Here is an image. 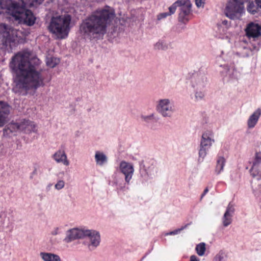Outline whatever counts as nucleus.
<instances>
[{
    "mask_svg": "<svg viewBox=\"0 0 261 261\" xmlns=\"http://www.w3.org/2000/svg\"><path fill=\"white\" fill-rule=\"evenodd\" d=\"M41 63L38 58H30L29 51L18 53L12 58L9 67L15 75V93L25 95L30 90L35 91L44 86Z\"/></svg>",
    "mask_w": 261,
    "mask_h": 261,
    "instance_id": "1",
    "label": "nucleus"
},
{
    "mask_svg": "<svg viewBox=\"0 0 261 261\" xmlns=\"http://www.w3.org/2000/svg\"><path fill=\"white\" fill-rule=\"evenodd\" d=\"M115 16L113 10L109 6L97 10L82 20L80 33L90 40L100 39L107 32L108 25Z\"/></svg>",
    "mask_w": 261,
    "mask_h": 261,
    "instance_id": "2",
    "label": "nucleus"
},
{
    "mask_svg": "<svg viewBox=\"0 0 261 261\" xmlns=\"http://www.w3.org/2000/svg\"><path fill=\"white\" fill-rule=\"evenodd\" d=\"M44 0H2L0 1V15L6 13L11 15L19 23L28 26L33 25L36 17L32 12L26 8L33 5V2L41 4Z\"/></svg>",
    "mask_w": 261,
    "mask_h": 261,
    "instance_id": "3",
    "label": "nucleus"
},
{
    "mask_svg": "<svg viewBox=\"0 0 261 261\" xmlns=\"http://www.w3.org/2000/svg\"><path fill=\"white\" fill-rule=\"evenodd\" d=\"M71 19V16L68 14L53 17L48 25L49 32L59 39L66 38L70 30Z\"/></svg>",
    "mask_w": 261,
    "mask_h": 261,
    "instance_id": "4",
    "label": "nucleus"
},
{
    "mask_svg": "<svg viewBox=\"0 0 261 261\" xmlns=\"http://www.w3.org/2000/svg\"><path fill=\"white\" fill-rule=\"evenodd\" d=\"M158 172L157 163L153 159L143 160L140 163V179L143 186H147L149 181L153 179Z\"/></svg>",
    "mask_w": 261,
    "mask_h": 261,
    "instance_id": "5",
    "label": "nucleus"
},
{
    "mask_svg": "<svg viewBox=\"0 0 261 261\" xmlns=\"http://www.w3.org/2000/svg\"><path fill=\"white\" fill-rule=\"evenodd\" d=\"M215 140L212 130H206L202 134L198 151L199 162H202Z\"/></svg>",
    "mask_w": 261,
    "mask_h": 261,
    "instance_id": "6",
    "label": "nucleus"
},
{
    "mask_svg": "<svg viewBox=\"0 0 261 261\" xmlns=\"http://www.w3.org/2000/svg\"><path fill=\"white\" fill-rule=\"evenodd\" d=\"M156 110L163 117L171 118L176 112V107L172 100L163 98L158 100Z\"/></svg>",
    "mask_w": 261,
    "mask_h": 261,
    "instance_id": "7",
    "label": "nucleus"
},
{
    "mask_svg": "<svg viewBox=\"0 0 261 261\" xmlns=\"http://www.w3.org/2000/svg\"><path fill=\"white\" fill-rule=\"evenodd\" d=\"M244 12L243 2L240 0L230 1L226 7V15L231 19L240 18Z\"/></svg>",
    "mask_w": 261,
    "mask_h": 261,
    "instance_id": "8",
    "label": "nucleus"
},
{
    "mask_svg": "<svg viewBox=\"0 0 261 261\" xmlns=\"http://www.w3.org/2000/svg\"><path fill=\"white\" fill-rule=\"evenodd\" d=\"M259 43L252 44V48L248 46L246 41H241L237 45L236 55L240 57L245 58L253 55L254 52H257L259 49Z\"/></svg>",
    "mask_w": 261,
    "mask_h": 261,
    "instance_id": "9",
    "label": "nucleus"
},
{
    "mask_svg": "<svg viewBox=\"0 0 261 261\" xmlns=\"http://www.w3.org/2000/svg\"><path fill=\"white\" fill-rule=\"evenodd\" d=\"M84 238H87L89 241L88 247L90 250L96 249L100 244L101 237L100 233L94 229H85Z\"/></svg>",
    "mask_w": 261,
    "mask_h": 261,
    "instance_id": "10",
    "label": "nucleus"
},
{
    "mask_svg": "<svg viewBox=\"0 0 261 261\" xmlns=\"http://www.w3.org/2000/svg\"><path fill=\"white\" fill-rule=\"evenodd\" d=\"M181 2L179 6L180 12L178 14V20L186 24L190 19L192 4L190 0H181Z\"/></svg>",
    "mask_w": 261,
    "mask_h": 261,
    "instance_id": "11",
    "label": "nucleus"
},
{
    "mask_svg": "<svg viewBox=\"0 0 261 261\" xmlns=\"http://www.w3.org/2000/svg\"><path fill=\"white\" fill-rule=\"evenodd\" d=\"M112 186L116 188L118 194H125L129 190L130 184H127L125 180L124 182L123 177L120 176L118 173L115 172L112 175Z\"/></svg>",
    "mask_w": 261,
    "mask_h": 261,
    "instance_id": "12",
    "label": "nucleus"
},
{
    "mask_svg": "<svg viewBox=\"0 0 261 261\" xmlns=\"http://www.w3.org/2000/svg\"><path fill=\"white\" fill-rule=\"evenodd\" d=\"M219 68V70L224 80L232 83L238 80L239 73L233 67L229 68L227 65H221Z\"/></svg>",
    "mask_w": 261,
    "mask_h": 261,
    "instance_id": "13",
    "label": "nucleus"
},
{
    "mask_svg": "<svg viewBox=\"0 0 261 261\" xmlns=\"http://www.w3.org/2000/svg\"><path fill=\"white\" fill-rule=\"evenodd\" d=\"M119 168L120 172L124 176L125 182L127 184H130L135 171L133 164L125 161H122L119 163Z\"/></svg>",
    "mask_w": 261,
    "mask_h": 261,
    "instance_id": "14",
    "label": "nucleus"
},
{
    "mask_svg": "<svg viewBox=\"0 0 261 261\" xmlns=\"http://www.w3.org/2000/svg\"><path fill=\"white\" fill-rule=\"evenodd\" d=\"M206 80L204 72H196L193 73L191 78V86L193 88L203 89L206 85Z\"/></svg>",
    "mask_w": 261,
    "mask_h": 261,
    "instance_id": "15",
    "label": "nucleus"
},
{
    "mask_svg": "<svg viewBox=\"0 0 261 261\" xmlns=\"http://www.w3.org/2000/svg\"><path fill=\"white\" fill-rule=\"evenodd\" d=\"M245 32L249 39L255 40L261 36V26L258 23L251 22L247 24Z\"/></svg>",
    "mask_w": 261,
    "mask_h": 261,
    "instance_id": "16",
    "label": "nucleus"
},
{
    "mask_svg": "<svg viewBox=\"0 0 261 261\" xmlns=\"http://www.w3.org/2000/svg\"><path fill=\"white\" fill-rule=\"evenodd\" d=\"M85 229V228H73L67 230L64 241L69 243L76 239L84 238Z\"/></svg>",
    "mask_w": 261,
    "mask_h": 261,
    "instance_id": "17",
    "label": "nucleus"
},
{
    "mask_svg": "<svg viewBox=\"0 0 261 261\" xmlns=\"http://www.w3.org/2000/svg\"><path fill=\"white\" fill-rule=\"evenodd\" d=\"M250 174L254 177L259 179L261 177V153L256 152L254 161L251 169L250 170Z\"/></svg>",
    "mask_w": 261,
    "mask_h": 261,
    "instance_id": "18",
    "label": "nucleus"
},
{
    "mask_svg": "<svg viewBox=\"0 0 261 261\" xmlns=\"http://www.w3.org/2000/svg\"><path fill=\"white\" fill-rule=\"evenodd\" d=\"M10 106L6 102L0 101V127L5 125L10 113Z\"/></svg>",
    "mask_w": 261,
    "mask_h": 261,
    "instance_id": "19",
    "label": "nucleus"
},
{
    "mask_svg": "<svg viewBox=\"0 0 261 261\" xmlns=\"http://www.w3.org/2000/svg\"><path fill=\"white\" fill-rule=\"evenodd\" d=\"M52 158L57 163H62L65 166L69 165V161L67 159L63 146H61V148L53 154Z\"/></svg>",
    "mask_w": 261,
    "mask_h": 261,
    "instance_id": "20",
    "label": "nucleus"
},
{
    "mask_svg": "<svg viewBox=\"0 0 261 261\" xmlns=\"http://www.w3.org/2000/svg\"><path fill=\"white\" fill-rule=\"evenodd\" d=\"M19 131H24L27 133L36 132L35 125L34 122L27 119H22L17 122Z\"/></svg>",
    "mask_w": 261,
    "mask_h": 261,
    "instance_id": "21",
    "label": "nucleus"
},
{
    "mask_svg": "<svg viewBox=\"0 0 261 261\" xmlns=\"http://www.w3.org/2000/svg\"><path fill=\"white\" fill-rule=\"evenodd\" d=\"M140 117L147 126L152 129H156L155 123L158 122L159 118L154 113L148 115H142Z\"/></svg>",
    "mask_w": 261,
    "mask_h": 261,
    "instance_id": "22",
    "label": "nucleus"
},
{
    "mask_svg": "<svg viewBox=\"0 0 261 261\" xmlns=\"http://www.w3.org/2000/svg\"><path fill=\"white\" fill-rule=\"evenodd\" d=\"M96 164L99 166H103L107 164L108 159L106 154L102 151H96L94 155Z\"/></svg>",
    "mask_w": 261,
    "mask_h": 261,
    "instance_id": "23",
    "label": "nucleus"
},
{
    "mask_svg": "<svg viewBox=\"0 0 261 261\" xmlns=\"http://www.w3.org/2000/svg\"><path fill=\"white\" fill-rule=\"evenodd\" d=\"M260 110L259 109H257L249 117L247 122L248 126L249 128H253L255 126L260 116Z\"/></svg>",
    "mask_w": 261,
    "mask_h": 261,
    "instance_id": "24",
    "label": "nucleus"
},
{
    "mask_svg": "<svg viewBox=\"0 0 261 261\" xmlns=\"http://www.w3.org/2000/svg\"><path fill=\"white\" fill-rule=\"evenodd\" d=\"M226 160L221 155H218L215 167V173L217 175L220 174L224 170V167L225 165Z\"/></svg>",
    "mask_w": 261,
    "mask_h": 261,
    "instance_id": "25",
    "label": "nucleus"
},
{
    "mask_svg": "<svg viewBox=\"0 0 261 261\" xmlns=\"http://www.w3.org/2000/svg\"><path fill=\"white\" fill-rule=\"evenodd\" d=\"M40 255L44 261H61L60 257L56 254L41 252Z\"/></svg>",
    "mask_w": 261,
    "mask_h": 261,
    "instance_id": "26",
    "label": "nucleus"
},
{
    "mask_svg": "<svg viewBox=\"0 0 261 261\" xmlns=\"http://www.w3.org/2000/svg\"><path fill=\"white\" fill-rule=\"evenodd\" d=\"M19 131L18 124L17 122H12L9 123L7 127L4 129V134L5 135H9L10 133H15Z\"/></svg>",
    "mask_w": 261,
    "mask_h": 261,
    "instance_id": "27",
    "label": "nucleus"
},
{
    "mask_svg": "<svg viewBox=\"0 0 261 261\" xmlns=\"http://www.w3.org/2000/svg\"><path fill=\"white\" fill-rule=\"evenodd\" d=\"M10 27L5 23H0V35L6 39H8L10 35Z\"/></svg>",
    "mask_w": 261,
    "mask_h": 261,
    "instance_id": "28",
    "label": "nucleus"
},
{
    "mask_svg": "<svg viewBox=\"0 0 261 261\" xmlns=\"http://www.w3.org/2000/svg\"><path fill=\"white\" fill-rule=\"evenodd\" d=\"M194 92V100L196 101L202 100L205 96L203 89L193 88Z\"/></svg>",
    "mask_w": 261,
    "mask_h": 261,
    "instance_id": "29",
    "label": "nucleus"
},
{
    "mask_svg": "<svg viewBox=\"0 0 261 261\" xmlns=\"http://www.w3.org/2000/svg\"><path fill=\"white\" fill-rule=\"evenodd\" d=\"M234 54L232 51L226 53L225 51L222 50L220 56V58L227 62L233 61V58H234Z\"/></svg>",
    "mask_w": 261,
    "mask_h": 261,
    "instance_id": "30",
    "label": "nucleus"
},
{
    "mask_svg": "<svg viewBox=\"0 0 261 261\" xmlns=\"http://www.w3.org/2000/svg\"><path fill=\"white\" fill-rule=\"evenodd\" d=\"M255 1L256 5H255L253 2H249L247 7L248 12L253 15L257 12L258 8H261L257 4L256 0Z\"/></svg>",
    "mask_w": 261,
    "mask_h": 261,
    "instance_id": "31",
    "label": "nucleus"
},
{
    "mask_svg": "<svg viewBox=\"0 0 261 261\" xmlns=\"http://www.w3.org/2000/svg\"><path fill=\"white\" fill-rule=\"evenodd\" d=\"M216 28V32L218 33L217 37L222 39L224 38L227 29L219 24H217Z\"/></svg>",
    "mask_w": 261,
    "mask_h": 261,
    "instance_id": "32",
    "label": "nucleus"
},
{
    "mask_svg": "<svg viewBox=\"0 0 261 261\" xmlns=\"http://www.w3.org/2000/svg\"><path fill=\"white\" fill-rule=\"evenodd\" d=\"M168 47V44L163 40H160L154 45L155 49L166 50Z\"/></svg>",
    "mask_w": 261,
    "mask_h": 261,
    "instance_id": "33",
    "label": "nucleus"
},
{
    "mask_svg": "<svg viewBox=\"0 0 261 261\" xmlns=\"http://www.w3.org/2000/svg\"><path fill=\"white\" fill-rule=\"evenodd\" d=\"M195 250L199 256H203L204 254L206 248L205 244L204 243H200L196 246Z\"/></svg>",
    "mask_w": 261,
    "mask_h": 261,
    "instance_id": "34",
    "label": "nucleus"
},
{
    "mask_svg": "<svg viewBox=\"0 0 261 261\" xmlns=\"http://www.w3.org/2000/svg\"><path fill=\"white\" fill-rule=\"evenodd\" d=\"M213 261H227V255L225 252L221 250L216 255L214 258Z\"/></svg>",
    "mask_w": 261,
    "mask_h": 261,
    "instance_id": "35",
    "label": "nucleus"
},
{
    "mask_svg": "<svg viewBox=\"0 0 261 261\" xmlns=\"http://www.w3.org/2000/svg\"><path fill=\"white\" fill-rule=\"evenodd\" d=\"M223 225L224 227H227L229 225L232 221V216L224 214V215L222 218Z\"/></svg>",
    "mask_w": 261,
    "mask_h": 261,
    "instance_id": "36",
    "label": "nucleus"
},
{
    "mask_svg": "<svg viewBox=\"0 0 261 261\" xmlns=\"http://www.w3.org/2000/svg\"><path fill=\"white\" fill-rule=\"evenodd\" d=\"M181 2V0H177L169 8V12H168L169 16L175 13L177 7L179 6Z\"/></svg>",
    "mask_w": 261,
    "mask_h": 261,
    "instance_id": "37",
    "label": "nucleus"
},
{
    "mask_svg": "<svg viewBox=\"0 0 261 261\" xmlns=\"http://www.w3.org/2000/svg\"><path fill=\"white\" fill-rule=\"evenodd\" d=\"M234 212L235 208L234 205L233 204L230 202L227 206L226 211L224 213L233 217Z\"/></svg>",
    "mask_w": 261,
    "mask_h": 261,
    "instance_id": "38",
    "label": "nucleus"
},
{
    "mask_svg": "<svg viewBox=\"0 0 261 261\" xmlns=\"http://www.w3.org/2000/svg\"><path fill=\"white\" fill-rule=\"evenodd\" d=\"M59 60H57L56 59H54L53 58L50 59L48 58L46 61V64L48 67L54 68L56 66Z\"/></svg>",
    "mask_w": 261,
    "mask_h": 261,
    "instance_id": "39",
    "label": "nucleus"
},
{
    "mask_svg": "<svg viewBox=\"0 0 261 261\" xmlns=\"http://www.w3.org/2000/svg\"><path fill=\"white\" fill-rule=\"evenodd\" d=\"M65 186V182L63 180H59L55 185V188L58 190L63 189Z\"/></svg>",
    "mask_w": 261,
    "mask_h": 261,
    "instance_id": "40",
    "label": "nucleus"
},
{
    "mask_svg": "<svg viewBox=\"0 0 261 261\" xmlns=\"http://www.w3.org/2000/svg\"><path fill=\"white\" fill-rule=\"evenodd\" d=\"M190 224V223L187 224L185 226H183L181 227H180V228H178V229H176L173 230V232L174 233V235H176V234H177L179 233H180L181 232V231H182L184 229L186 228Z\"/></svg>",
    "mask_w": 261,
    "mask_h": 261,
    "instance_id": "41",
    "label": "nucleus"
},
{
    "mask_svg": "<svg viewBox=\"0 0 261 261\" xmlns=\"http://www.w3.org/2000/svg\"><path fill=\"white\" fill-rule=\"evenodd\" d=\"M205 0H195V4L198 8L203 7Z\"/></svg>",
    "mask_w": 261,
    "mask_h": 261,
    "instance_id": "42",
    "label": "nucleus"
},
{
    "mask_svg": "<svg viewBox=\"0 0 261 261\" xmlns=\"http://www.w3.org/2000/svg\"><path fill=\"white\" fill-rule=\"evenodd\" d=\"M168 16H169L168 12L160 13L158 15V19L161 20L162 19L166 18Z\"/></svg>",
    "mask_w": 261,
    "mask_h": 261,
    "instance_id": "43",
    "label": "nucleus"
},
{
    "mask_svg": "<svg viewBox=\"0 0 261 261\" xmlns=\"http://www.w3.org/2000/svg\"><path fill=\"white\" fill-rule=\"evenodd\" d=\"M60 228L56 227L51 232V234L53 236H56L60 233Z\"/></svg>",
    "mask_w": 261,
    "mask_h": 261,
    "instance_id": "44",
    "label": "nucleus"
},
{
    "mask_svg": "<svg viewBox=\"0 0 261 261\" xmlns=\"http://www.w3.org/2000/svg\"><path fill=\"white\" fill-rule=\"evenodd\" d=\"M220 24L227 29V27L230 25V22L227 20H223L222 22V24Z\"/></svg>",
    "mask_w": 261,
    "mask_h": 261,
    "instance_id": "45",
    "label": "nucleus"
},
{
    "mask_svg": "<svg viewBox=\"0 0 261 261\" xmlns=\"http://www.w3.org/2000/svg\"><path fill=\"white\" fill-rule=\"evenodd\" d=\"M190 261H200V259L194 255L191 256Z\"/></svg>",
    "mask_w": 261,
    "mask_h": 261,
    "instance_id": "46",
    "label": "nucleus"
},
{
    "mask_svg": "<svg viewBox=\"0 0 261 261\" xmlns=\"http://www.w3.org/2000/svg\"><path fill=\"white\" fill-rule=\"evenodd\" d=\"M208 192V188H206L204 189V191H203V193H202V195H201L200 200H201V199L203 198V197H204V196L207 194V193Z\"/></svg>",
    "mask_w": 261,
    "mask_h": 261,
    "instance_id": "47",
    "label": "nucleus"
},
{
    "mask_svg": "<svg viewBox=\"0 0 261 261\" xmlns=\"http://www.w3.org/2000/svg\"><path fill=\"white\" fill-rule=\"evenodd\" d=\"M52 184H49L46 187V191H48L50 190L51 187H52Z\"/></svg>",
    "mask_w": 261,
    "mask_h": 261,
    "instance_id": "48",
    "label": "nucleus"
},
{
    "mask_svg": "<svg viewBox=\"0 0 261 261\" xmlns=\"http://www.w3.org/2000/svg\"><path fill=\"white\" fill-rule=\"evenodd\" d=\"M165 236H169V235H174V233L173 231H170L169 232L166 233L165 234Z\"/></svg>",
    "mask_w": 261,
    "mask_h": 261,
    "instance_id": "49",
    "label": "nucleus"
},
{
    "mask_svg": "<svg viewBox=\"0 0 261 261\" xmlns=\"http://www.w3.org/2000/svg\"><path fill=\"white\" fill-rule=\"evenodd\" d=\"M256 2H257V4H258V5L261 7V0H256Z\"/></svg>",
    "mask_w": 261,
    "mask_h": 261,
    "instance_id": "50",
    "label": "nucleus"
},
{
    "mask_svg": "<svg viewBox=\"0 0 261 261\" xmlns=\"http://www.w3.org/2000/svg\"><path fill=\"white\" fill-rule=\"evenodd\" d=\"M249 0H243V1H242V2H243V3L244 2H248Z\"/></svg>",
    "mask_w": 261,
    "mask_h": 261,
    "instance_id": "51",
    "label": "nucleus"
}]
</instances>
